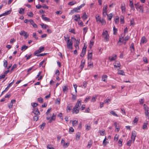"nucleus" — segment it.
<instances>
[{
    "mask_svg": "<svg viewBox=\"0 0 149 149\" xmlns=\"http://www.w3.org/2000/svg\"><path fill=\"white\" fill-rule=\"evenodd\" d=\"M144 109L145 110V114L146 118H149V109L148 106L146 104L143 105Z\"/></svg>",
    "mask_w": 149,
    "mask_h": 149,
    "instance_id": "nucleus-3",
    "label": "nucleus"
},
{
    "mask_svg": "<svg viewBox=\"0 0 149 149\" xmlns=\"http://www.w3.org/2000/svg\"><path fill=\"white\" fill-rule=\"evenodd\" d=\"M56 117V114L53 113L49 121V123H51L52 120H55Z\"/></svg>",
    "mask_w": 149,
    "mask_h": 149,
    "instance_id": "nucleus-12",
    "label": "nucleus"
},
{
    "mask_svg": "<svg viewBox=\"0 0 149 149\" xmlns=\"http://www.w3.org/2000/svg\"><path fill=\"white\" fill-rule=\"evenodd\" d=\"M92 52L89 53L88 56V59H92Z\"/></svg>",
    "mask_w": 149,
    "mask_h": 149,
    "instance_id": "nucleus-51",
    "label": "nucleus"
},
{
    "mask_svg": "<svg viewBox=\"0 0 149 149\" xmlns=\"http://www.w3.org/2000/svg\"><path fill=\"white\" fill-rule=\"evenodd\" d=\"M95 19L96 22L98 23H99L100 21L102 19L100 17L99 15L98 14H97L95 15Z\"/></svg>",
    "mask_w": 149,
    "mask_h": 149,
    "instance_id": "nucleus-21",
    "label": "nucleus"
},
{
    "mask_svg": "<svg viewBox=\"0 0 149 149\" xmlns=\"http://www.w3.org/2000/svg\"><path fill=\"white\" fill-rule=\"evenodd\" d=\"M79 109H78L74 107L72 109V113L75 114L78 113L79 111Z\"/></svg>",
    "mask_w": 149,
    "mask_h": 149,
    "instance_id": "nucleus-19",
    "label": "nucleus"
},
{
    "mask_svg": "<svg viewBox=\"0 0 149 149\" xmlns=\"http://www.w3.org/2000/svg\"><path fill=\"white\" fill-rule=\"evenodd\" d=\"M28 48V47L27 46H26L25 45H23V46H22L21 47V50H25L26 49Z\"/></svg>",
    "mask_w": 149,
    "mask_h": 149,
    "instance_id": "nucleus-61",
    "label": "nucleus"
},
{
    "mask_svg": "<svg viewBox=\"0 0 149 149\" xmlns=\"http://www.w3.org/2000/svg\"><path fill=\"white\" fill-rule=\"evenodd\" d=\"M118 74L122 75H125V73L123 70H118Z\"/></svg>",
    "mask_w": 149,
    "mask_h": 149,
    "instance_id": "nucleus-25",
    "label": "nucleus"
},
{
    "mask_svg": "<svg viewBox=\"0 0 149 149\" xmlns=\"http://www.w3.org/2000/svg\"><path fill=\"white\" fill-rule=\"evenodd\" d=\"M138 120V118H137L136 117H135L133 120V123L136 124Z\"/></svg>",
    "mask_w": 149,
    "mask_h": 149,
    "instance_id": "nucleus-58",
    "label": "nucleus"
},
{
    "mask_svg": "<svg viewBox=\"0 0 149 149\" xmlns=\"http://www.w3.org/2000/svg\"><path fill=\"white\" fill-rule=\"evenodd\" d=\"M27 15L31 17H32L33 15V13L31 12L28 13Z\"/></svg>",
    "mask_w": 149,
    "mask_h": 149,
    "instance_id": "nucleus-60",
    "label": "nucleus"
},
{
    "mask_svg": "<svg viewBox=\"0 0 149 149\" xmlns=\"http://www.w3.org/2000/svg\"><path fill=\"white\" fill-rule=\"evenodd\" d=\"M85 63V61H81V63L80 65V66L81 68L82 69L84 67V64Z\"/></svg>",
    "mask_w": 149,
    "mask_h": 149,
    "instance_id": "nucleus-39",
    "label": "nucleus"
},
{
    "mask_svg": "<svg viewBox=\"0 0 149 149\" xmlns=\"http://www.w3.org/2000/svg\"><path fill=\"white\" fill-rule=\"evenodd\" d=\"M45 125V123H43L40 126V129L42 130L44 129V127Z\"/></svg>",
    "mask_w": 149,
    "mask_h": 149,
    "instance_id": "nucleus-55",
    "label": "nucleus"
},
{
    "mask_svg": "<svg viewBox=\"0 0 149 149\" xmlns=\"http://www.w3.org/2000/svg\"><path fill=\"white\" fill-rule=\"evenodd\" d=\"M69 142H67L66 143H63L62 146L64 148H66L69 145Z\"/></svg>",
    "mask_w": 149,
    "mask_h": 149,
    "instance_id": "nucleus-32",
    "label": "nucleus"
},
{
    "mask_svg": "<svg viewBox=\"0 0 149 149\" xmlns=\"http://www.w3.org/2000/svg\"><path fill=\"white\" fill-rule=\"evenodd\" d=\"M111 101V99L107 98L104 101V104L108 103Z\"/></svg>",
    "mask_w": 149,
    "mask_h": 149,
    "instance_id": "nucleus-40",
    "label": "nucleus"
},
{
    "mask_svg": "<svg viewBox=\"0 0 149 149\" xmlns=\"http://www.w3.org/2000/svg\"><path fill=\"white\" fill-rule=\"evenodd\" d=\"M81 133L80 132H78L76 134V139L79 140L80 137Z\"/></svg>",
    "mask_w": 149,
    "mask_h": 149,
    "instance_id": "nucleus-42",
    "label": "nucleus"
},
{
    "mask_svg": "<svg viewBox=\"0 0 149 149\" xmlns=\"http://www.w3.org/2000/svg\"><path fill=\"white\" fill-rule=\"evenodd\" d=\"M97 97V95H95L93 96L92 97L91 100V102H95Z\"/></svg>",
    "mask_w": 149,
    "mask_h": 149,
    "instance_id": "nucleus-23",
    "label": "nucleus"
},
{
    "mask_svg": "<svg viewBox=\"0 0 149 149\" xmlns=\"http://www.w3.org/2000/svg\"><path fill=\"white\" fill-rule=\"evenodd\" d=\"M72 104L71 103L67 107L66 109V111L67 112H68V111L71 110L72 109Z\"/></svg>",
    "mask_w": 149,
    "mask_h": 149,
    "instance_id": "nucleus-27",
    "label": "nucleus"
},
{
    "mask_svg": "<svg viewBox=\"0 0 149 149\" xmlns=\"http://www.w3.org/2000/svg\"><path fill=\"white\" fill-rule=\"evenodd\" d=\"M120 22L121 24H123L124 23V17L121 15L120 16Z\"/></svg>",
    "mask_w": 149,
    "mask_h": 149,
    "instance_id": "nucleus-31",
    "label": "nucleus"
},
{
    "mask_svg": "<svg viewBox=\"0 0 149 149\" xmlns=\"http://www.w3.org/2000/svg\"><path fill=\"white\" fill-rule=\"evenodd\" d=\"M107 77L108 76L106 75H103L102 77V81L106 82V80L107 79Z\"/></svg>",
    "mask_w": 149,
    "mask_h": 149,
    "instance_id": "nucleus-22",
    "label": "nucleus"
},
{
    "mask_svg": "<svg viewBox=\"0 0 149 149\" xmlns=\"http://www.w3.org/2000/svg\"><path fill=\"white\" fill-rule=\"evenodd\" d=\"M19 34L21 36H23L26 38L29 36V34L27 32H26L24 31H22L19 33Z\"/></svg>",
    "mask_w": 149,
    "mask_h": 149,
    "instance_id": "nucleus-7",
    "label": "nucleus"
},
{
    "mask_svg": "<svg viewBox=\"0 0 149 149\" xmlns=\"http://www.w3.org/2000/svg\"><path fill=\"white\" fill-rule=\"evenodd\" d=\"M76 3V2H74L73 1H72L70 2L69 3H68V4L71 6H73Z\"/></svg>",
    "mask_w": 149,
    "mask_h": 149,
    "instance_id": "nucleus-63",
    "label": "nucleus"
},
{
    "mask_svg": "<svg viewBox=\"0 0 149 149\" xmlns=\"http://www.w3.org/2000/svg\"><path fill=\"white\" fill-rule=\"evenodd\" d=\"M45 47H40L38 50L39 51V52L40 53L43 52L44 50Z\"/></svg>",
    "mask_w": 149,
    "mask_h": 149,
    "instance_id": "nucleus-48",
    "label": "nucleus"
},
{
    "mask_svg": "<svg viewBox=\"0 0 149 149\" xmlns=\"http://www.w3.org/2000/svg\"><path fill=\"white\" fill-rule=\"evenodd\" d=\"M63 91L64 93H67L68 90V86L67 85L63 86L62 87Z\"/></svg>",
    "mask_w": 149,
    "mask_h": 149,
    "instance_id": "nucleus-20",
    "label": "nucleus"
},
{
    "mask_svg": "<svg viewBox=\"0 0 149 149\" xmlns=\"http://www.w3.org/2000/svg\"><path fill=\"white\" fill-rule=\"evenodd\" d=\"M114 66L115 68H119V69H121V65L120 62L119 61H116L113 63Z\"/></svg>",
    "mask_w": 149,
    "mask_h": 149,
    "instance_id": "nucleus-8",
    "label": "nucleus"
},
{
    "mask_svg": "<svg viewBox=\"0 0 149 149\" xmlns=\"http://www.w3.org/2000/svg\"><path fill=\"white\" fill-rule=\"evenodd\" d=\"M78 24L80 27H82L84 26L83 22L80 20L78 22Z\"/></svg>",
    "mask_w": 149,
    "mask_h": 149,
    "instance_id": "nucleus-36",
    "label": "nucleus"
},
{
    "mask_svg": "<svg viewBox=\"0 0 149 149\" xmlns=\"http://www.w3.org/2000/svg\"><path fill=\"white\" fill-rule=\"evenodd\" d=\"M36 68L35 67V66H32L27 70V74L29 75L30 73L31 72H29L30 71L32 70V71H33L36 70Z\"/></svg>",
    "mask_w": 149,
    "mask_h": 149,
    "instance_id": "nucleus-10",
    "label": "nucleus"
},
{
    "mask_svg": "<svg viewBox=\"0 0 149 149\" xmlns=\"http://www.w3.org/2000/svg\"><path fill=\"white\" fill-rule=\"evenodd\" d=\"M81 99H79L77 101V102L76 104L79 107H80V106L81 105Z\"/></svg>",
    "mask_w": 149,
    "mask_h": 149,
    "instance_id": "nucleus-33",
    "label": "nucleus"
},
{
    "mask_svg": "<svg viewBox=\"0 0 149 149\" xmlns=\"http://www.w3.org/2000/svg\"><path fill=\"white\" fill-rule=\"evenodd\" d=\"M107 16L108 19L109 20H111L113 16V14L112 13H110L108 15L107 14Z\"/></svg>",
    "mask_w": 149,
    "mask_h": 149,
    "instance_id": "nucleus-30",
    "label": "nucleus"
},
{
    "mask_svg": "<svg viewBox=\"0 0 149 149\" xmlns=\"http://www.w3.org/2000/svg\"><path fill=\"white\" fill-rule=\"evenodd\" d=\"M79 10L78 7L74 8L71 11L70 13H69V14L72 15L74 12H78V10Z\"/></svg>",
    "mask_w": 149,
    "mask_h": 149,
    "instance_id": "nucleus-17",
    "label": "nucleus"
},
{
    "mask_svg": "<svg viewBox=\"0 0 149 149\" xmlns=\"http://www.w3.org/2000/svg\"><path fill=\"white\" fill-rule=\"evenodd\" d=\"M77 98V96L76 95H75L72 94V100L74 101L76 100Z\"/></svg>",
    "mask_w": 149,
    "mask_h": 149,
    "instance_id": "nucleus-62",
    "label": "nucleus"
},
{
    "mask_svg": "<svg viewBox=\"0 0 149 149\" xmlns=\"http://www.w3.org/2000/svg\"><path fill=\"white\" fill-rule=\"evenodd\" d=\"M8 65V62L6 60L3 61V66H4L6 68L7 67Z\"/></svg>",
    "mask_w": 149,
    "mask_h": 149,
    "instance_id": "nucleus-56",
    "label": "nucleus"
},
{
    "mask_svg": "<svg viewBox=\"0 0 149 149\" xmlns=\"http://www.w3.org/2000/svg\"><path fill=\"white\" fill-rule=\"evenodd\" d=\"M117 29L114 26L113 27V34L114 35H116L117 33Z\"/></svg>",
    "mask_w": 149,
    "mask_h": 149,
    "instance_id": "nucleus-41",
    "label": "nucleus"
},
{
    "mask_svg": "<svg viewBox=\"0 0 149 149\" xmlns=\"http://www.w3.org/2000/svg\"><path fill=\"white\" fill-rule=\"evenodd\" d=\"M122 13H125L126 12V8L125 4H121L120 7Z\"/></svg>",
    "mask_w": 149,
    "mask_h": 149,
    "instance_id": "nucleus-16",
    "label": "nucleus"
},
{
    "mask_svg": "<svg viewBox=\"0 0 149 149\" xmlns=\"http://www.w3.org/2000/svg\"><path fill=\"white\" fill-rule=\"evenodd\" d=\"M33 112L36 115H37L40 114V113L38 109L35 108L33 111Z\"/></svg>",
    "mask_w": 149,
    "mask_h": 149,
    "instance_id": "nucleus-24",
    "label": "nucleus"
},
{
    "mask_svg": "<svg viewBox=\"0 0 149 149\" xmlns=\"http://www.w3.org/2000/svg\"><path fill=\"white\" fill-rule=\"evenodd\" d=\"M110 113L113 115V116H116V117H118V116L117 115V114H116L115 112L113 111H111L110 112Z\"/></svg>",
    "mask_w": 149,
    "mask_h": 149,
    "instance_id": "nucleus-44",
    "label": "nucleus"
},
{
    "mask_svg": "<svg viewBox=\"0 0 149 149\" xmlns=\"http://www.w3.org/2000/svg\"><path fill=\"white\" fill-rule=\"evenodd\" d=\"M136 136V132L134 131H133L132 132V135L131 137V139L132 140L133 143L134 142Z\"/></svg>",
    "mask_w": 149,
    "mask_h": 149,
    "instance_id": "nucleus-9",
    "label": "nucleus"
},
{
    "mask_svg": "<svg viewBox=\"0 0 149 149\" xmlns=\"http://www.w3.org/2000/svg\"><path fill=\"white\" fill-rule=\"evenodd\" d=\"M147 41V40L146 38L145 37L143 36L141 38L140 43V44H143L146 43Z\"/></svg>",
    "mask_w": 149,
    "mask_h": 149,
    "instance_id": "nucleus-14",
    "label": "nucleus"
},
{
    "mask_svg": "<svg viewBox=\"0 0 149 149\" xmlns=\"http://www.w3.org/2000/svg\"><path fill=\"white\" fill-rule=\"evenodd\" d=\"M42 19L45 21H47V22H49L50 21V19L49 18L45 17V15H42Z\"/></svg>",
    "mask_w": 149,
    "mask_h": 149,
    "instance_id": "nucleus-28",
    "label": "nucleus"
},
{
    "mask_svg": "<svg viewBox=\"0 0 149 149\" xmlns=\"http://www.w3.org/2000/svg\"><path fill=\"white\" fill-rule=\"evenodd\" d=\"M88 29V28L87 27H84L83 29V33L84 34H85L87 32Z\"/></svg>",
    "mask_w": 149,
    "mask_h": 149,
    "instance_id": "nucleus-53",
    "label": "nucleus"
},
{
    "mask_svg": "<svg viewBox=\"0 0 149 149\" xmlns=\"http://www.w3.org/2000/svg\"><path fill=\"white\" fill-rule=\"evenodd\" d=\"M106 136H105L103 142V145L104 146H106L109 143L108 141H106Z\"/></svg>",
    "mask_w": 149,
    "mask_h": 149,
    "instance_id": "nucleus-37",
    "label": "nucleus"
},
{
    "mask_svg": "<svg viewBox=\"0 0 149 149\" xmlns=\"http://www.w3.org/2000/svg\"><path fill=\"white\" fill-rule=\"evenodd\" d=\"M74 21L78 22L80 20L81 18L79 14H77L74 15Z\"/></svg>",
    "mask_w": 149,
    "mask_h": 149,
    "instance_id": "nucleus-13",
    "label": "nucleus"
},
{
    "mask_svg": "<svg viewBox=\"0 0 149 149\" xmlns=\"http://www.w3.org/2000/svg\"><path fill=\"white\" fill-rule=\"evenodd\" d=\"M29 22L33 27L35 28L37 27V25L34 23V22L32 19H30L29 20Z\"/></svg>",
    "mask_w": 149,
    "mask_h": 149,
    "instance_id": "nucleus-15",
    "label": "nucleus"
},
{
    "mask_svg": "<svg viewBox=\"0 0 149 149\" xmlns=\"http://www.w3.org/2000/svg\"><path fill=\"white\" fill-rule=\"evenodd\" d=\"M143 61L145 62V63H148V60L147 58L146 57H143Z\"/></svg>",
    "mask_w": 149,
    "mask_h": 149,
    "instance_id": "nucleus-43",
    "label": "nucleus"
},
{
    "mask_svg": "<svg viewBox=\"0 0 149 149\" xmlns=\"http://www.w3.org/2000/svg\"><path fill=\"white\" fill-rule=\"evenodd\" d=\"M67 45L68 49H72V41H70L69 38L67 40Z\"/></svg>",
    "mask_w": 149,
    "mask_h": 149,
    "instance_id": "nucleus-4",
    "label": "nucleus"
},
{
    "mask_svg": "<svg viewBox=\"0 0 149 149\" xmlns=\"http://www.w3.org/2000/svg\"><path fill=\"white\" fill-rule=\"evenodd\" d=\"M91 97L90 96H88L86 97V99L84 100V102L85 103L87 102L90 99Z\"/></svg>",
    "mask_w": 149,
    "mask_h": 149,
    "instance_id": "nucleus-50",
    "label": "nucleus"
},
{
    "mask_svg": "<svg viewBox=\"0 0 149 149\" xmlns=\"http://www.w3.org/2000/svg\"><path fill=\"white\" fill-rule=\"evenodd\" d=\"M102 35L105 42H108L109 41V36L108 34V31L107 30L103 31Z\"/></svg>",
    "mask_w": 149,
    "mask_h": 149,
    "instance_id": "nucleus-1",
    "label": "nucleus"
},
{
    "mask_svg": "<svg viewBox=\"0 0 149 149\" xmlns=\"http://www.w3.org/2000/svg\"><path fill=\"white\" fill-rule=\"evenodd\" d=\"M99 132L101 136H104L105 134V131L104 130H99Z\"/></svg>",
    "mask_w": 149,
    "mask_h": 149,
    "instance_id": "nucleus-38",
    "label": "nucleus"
},
{
    "mask_svg": "<svg viewBox=\"0 0 149 149\" xmlns=\"http://www.w3.org/2000/svg\"><path fill=\"white\" fill-rule=\"evenodd\" d=\"M117 58L116 55L113 54L112 56L109 57V60L110 62L115 61Z\"/></svg>",
    "mask_w": 149,
    "mask_h": 149,
    "instance_id": "nucleus-6",
    "label": "nucleus"
},
{
    "mask_svg": "<svg viewBox=\"0 0 149 149\" xmlns=\"http://www.w3.org/2000/svg\"><path fill=\"white\" fill-rule=\"evenodd\" d=\"M60 99L59 98L56 99L55 101V103L56 104H60Z\"/></svg>",
    "mask_w": 149,
    "mask_h": 149,
    "instance_id": "nucleus-64",
    "label": "nucleus"
},
{
    "mask_svg": "<svg viewBox=\"0 0 149 149\" xmlns=\"http://www.w3.org/2000/svg\"><path fill=\"white\" fill-rule=\"evenodd\" d=\"M92 143V142L91 140H90L88 142V145L87 147L90 148L91 146Z\"/></svg>",
    "mask_w": 149,
    "mask_h": 149,
    "instance_id": "nucleus-46",
    "label": "nucleus"
},
{
    "mask_svg": "<svg viewBox=\"0 0 149 149\" xmlns=\"http://www.w3.org/2000/svg\"><path fill=\"white\" fill-rule=\"evenodd\" d=\"M107 8L108 6L107 4L104 5L103 7L102 12L103 15L104 16H105L107 15Z\"/></svg>",
    "mask_w": 149,
    "mask_h": 149,
    "instance_id": "nucleus-5",
    "label": "nucleus"
},
{
    "mask_svg": "<svg viewBox=\"0 0 149 149\" xmlns=\"http://www.w3.org/2000/svg\"><path fill=\"white\" fill-rule=\"evenodd\" d=\"M100 22H101L102 23V25H105L106 23V22L104 19H102L100 21L99 23Z\"/></svg>",
    "mask_w": 149,
    "mask_h": 149,
    "instance_id": "nucleus-54",
    "label": "nucleus"
},
{
    "mask_svg": "<svg viewBox=\"0 0 149 149\" xmlns=\"http://www.w3.org/2000/svg\"><path fill=\"white\" fill-rule=\"evenodd\" d=\"M19 13L21 14H23L24 13V10L22 8H20Z\"/></svg>",
    "mask_w": 149,
    "mask_h": 149,
    "instance_id": "nucleus-49",
    "label": "nucleus"
},
{
    "mask_svg": "<svg viewBox=\"0 0 149 149\" xmlns=\"http://www.w3.org/2000/svg\"><path fill=\"white\" fill-rule=\"evenodd\" d=\"M40 25L41 26V27L42 28H44V29H46L47 28H48L49 27L48 25L46 24H44L42 23H41Z\"/></svg>",
    "mask_w": 149,
    "mask_h": 149,
    "instance_id": "nucleus-34",
    "label": "nucleus"
},
{
    "mask_svg": "<svg viewBox=\"0 0 149 149\" xmlns=\"http://www.w3.org/2000/svg\"><path fill=\"white\" fill-rule=\"evenodd\" d=\"M123 141V140L122 139H120L118 141V143L119 144V146H121L122 145V143Z\"/></svg>",
    "mask_w": 149,
    "mask_h": 149,
    "instance_id": "nucleus-57",
    "label": "nucleus"
},
{
    "mask_svg": "<svg viewBox=\"0 0 149 149\" xmlns=\"http://www.w3.org/2000/svg\"><path fill=\"white\" fill-rule=\"evenodd\" d=\"M74 39L76 41L75 44L74 45V46L76 49H78L79 48V44L80 42V39H78L77 40H76V39L74 38Z\"/></svg>",
    "mask_w": 149,
    "mask_h": 149,
    "instance_id": "nucleus-11",
    "label": "nucleus"
},
{
    "mask_svg": "<svg viewBox=\"0 0 149 149\" xmlns=\"http://www.w3.org/2000/svg\"><path fill=\"white\" fill-rule=\"evenodd\" d=\"M130 7H131V9L132 10H135V8L134 7L133 3V0H130Z\"/></svg>",
    "mask_w": 149,
    "mask_h": 149,
    "instance_id": "nucleus-18",
    "label": "nucleus"
},
{
    "mask_svg": "<svg viewBox=\"0 0 149 149\" xmlns=\"http://www.w3.org/2000/svg\"><path fill=\"white\" fill-rule=\"evenodd\" d=\"M86 48H83L81 53L80 56L82 57L84 56L86 54Z\"/></svg>",
    "mask_w": 149,
    "mask_h": 149,
    "instance_id": "nucleus-26",
    "label": "nucleus"
},
{
    "mask_svg": "<svg viewBox=\"0 0 149 149\" xmlns=\"http://www.w3.org/2000/svg\"><path fill=\"white\" fill-rule=\"evenodd\" d=\"M147 124L148 123H143V129L145 130L147 128Z\"/></svg>",
    "mask_w": 149,
    "mask_h": 149,
    "instance_id": "nucleus-59",
    "label": "nucleus"
},
{
    "mask_svg": "<svg viewBox=\"0 0 149 149\" xmlns=\"http://www.w3.org/2000/svg\"><path fill=\"white\" fill-rule=\"evenodd\" d=\"M78 123V121L74 120L72 122V124L73 126H75Z\"/></svg>",
    "mask_w": 149,
    "mask_h": 149,
    "instance_id": "nucleus-52",
    "label": "nucleus"
},
{
    "mask_svg": "<svg viewBox=\"0 0 149 149\" xmlns=\"http://www.w3.org/2000/svg\"><path fill=\"white\" fill-rule=\"evenodd\" d=\"M37 100L40 103H42L43 102V99L41 97L38 98Z\"/></svg>",
    "mask_w": 149,
    "mask_h": 149,
    "instance_id": "nucleus-47",
    "label": "nucleus"
},
{
    "mask_svg": "<svg viewBox=\"0 0 149 149\" xmlns=\"http://www.w3.org/2000/svg\"><path fill=\"white\" fill-rule=\"evenodd\" d=\"M115 22L116 24H118L119 23V17L118 16H117L116 18H115L114 19Z\"/></svg>",
    "mask_w": 149,
    "mask_h": 149,
    "instance_id": "nucleus-35",
    "label": "nucleus"
},
{
    "mask_svg": "<svg viewBox=\"0 0 149 149\" xmlns=\"http://www.w3.org/2000/svg\"><path fill=\"white\" fill-rule=\"evenodd\" d=\"M135 8L137 10L139 9V12H141L143 13V12L144 10L143 8V6L140 5L139 4V2H138L134 4Z\"/></svg>",
    "mask_w": 149,
    "mask_h": 149,
    "instance_id": "nucleus-2",
    "label": "nucleus"
},
{
    "mask_svg": "<svg viewBox=\"0 0 149 149\" xmlns=\"http://www.w3.org/2000/svg\"><path fill=\"white\" fill-rule=\"evenodd\" d=\"M86 130L87 131L91 129L90 125L89 124H86L85 125Z\"/></svg>",
    "mask_w": 149,
    "mask_h": 149,
    "instance_id": "nucleus-45",
    "label": "nucleus"
},
{
    "mask_svg": "<svg viewBox=\"0 0 149 149\" xmlns=\"http://www.w3.org/2000/svg\"><path fill=\"white\" fill-rule=\"evenodd\" d=\"M81 17L84 21L88 18L87 16L86 15V13L85 12L84 13Z\"/></svg>",
    "mask_w": 149,
    "mask_h": 149,
    "instance_id": "nucleus-29",
    "label": "nucleus"
}]
</instances>
